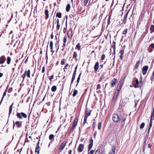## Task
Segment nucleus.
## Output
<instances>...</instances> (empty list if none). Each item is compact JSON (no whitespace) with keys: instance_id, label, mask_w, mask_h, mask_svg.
I'll return each mask as SVG.
<instances>
[{"instance_id":"obj_1","label":"nucleus","mask_w":154,"mask_h":154,"mask_svg":"<svg viewBox=\"0 0 154 154\" xmlns=\"http://www.w3.org/2000/svg\"><path fill=\"white\" fill-rule=\"evenodd\" d=\"M26 76L27 78H30V71L29 69L28 70H26L24 74H23L21 76V77L23 79V81H24L26 78Z\"/></svg>"},{"instance_id":"obj_2","label":"nucleus","mask_w":154,"mask_h":154,"mask_svg":"<svg viewBox=\"0 0 154 154\" xmlns=\"http://www.w3.org/2000/svg\"><path fill=\"white\" fill-rule=\"evenodd\" d=\"M113 121L117 123L120 120L119 116L116 114H114L112 115Z\"/></svg>"},{"instance_id":"obj_3","label":"nucleus","mask_w":154,"mask_h":154,"mask_svg":"<svg viewBox=\"0 0 154 154\" xmlns=\"http://www.w3.org/2000/svg\"><path fill=\"white\" fill-rule=\"evenodd\" d=\"M16 116L18 118L20 119H22V117L25 118H26L27 117L26 115L23 112H21L20 113H17Z\"/></svg>"},{"instance_id":"obj_4","label":"nucleus","mask_w":154,"mask_h":154,"mask_svg":"<svg viewBox=\"0 0 154 154\" xmlns=\"http://www.w3.org/2000/svg\"><path fill=\"white\" fill-rule=\"evenodd\" d=\"M66 143V142L64 141L61 143L59 148V150L60 152H61L64 148Z\"/></svg>"},{"instance_id":"obj_5","label":"nucleus","mask_w":154,"mask_h":154,"mask_svg":"<svg viewBox=\"0 0 154 154\" xmlns=\"http://www.w3.org/2000/svg\"><path fill=\"white\" fill-rule=\"evenodd\" d=\"M148 68V66H143L142 68V73L143 75H144L146 74Z\"/></svg>"},{"instance_id":"obj_6","label":"nucleus","mask_w":154,"mask_h":154,"mask_svg":"<svg viewBox=\"0 0 154 154\" xmlns=\"http://www.w3.org/2000/svg\"><path fill=\"white\" fill-rule=\"evenodd\" d=\"M84 148V145L82 144H80L79 145L78 149V151L79 152H82Z\"/></svg>"},{"instance_id":"obj_7","label":"nucleus","mask_w":154,"mask_h":154,"mask_svg":"<svg viewBox=\"0 0 154 154\" xmlns=\"http://www.w3.org/2000/svg\"><path fill=\"white\" fill-rule=\"evenodd\" d=\"M6 58L5 56L3 55L2 56L0 57V64H2L4 63L5 61Z\"/></svg>"},{"instance_id":"obj_8","label":"nucleus","mask_w":154,"mask_h":154,"mask_svg":"<svg viewBox=\"0 0 154 154\" xmlns=\"http://www.w3.org/2000/svg\"><path fill=\"white\" fill-rule=\"evenodd\" d=\"M90 142L88 145V151H89L92 148L93 144V140L91 138L89 139Z\"/></svg>"},{"instance_id":"obj_9","label":"nucleus","mask_w":154,"mask_h":154,"mask_svg":"<svg viewBox=\"0 0 154 154\" xmlns=\"http://www.w3.org/2000/svg\"><path fill=\"white\" fill-rule=\"evenodd\" d=\"M78 121V118H75L74 120L73 123L72 125V126H73V127L75 128L77 124Z\"/></svg>"},{"instance_id":"obj_10","label":"nucleus","mask_w":154,"mask_h":154,"mask_svg":"<svg viewBox=\"0 0 154 154\" xmlns=\"http://www.w3.org/2000/svg\"><path fill=\"white\" fill-rule=\"evenodd\" d=\"M99 67V64L98 62H97L94 66V69L95 72L97 71Z\"/></svg>"},{"instance_id":"obj_11","label":"nucleus","mask_w":154,"mask_h":154,"mask_svg":"<svg viewBox=\"0 0 154 154\" xmlns=\"http://www.w3.org/2000/svg\"><path fill=\"white\" fill-rule=\"evenodd\" d=\"M91 114V111L90 110L86 109L85 112V117H88Z\"/></svg>"},{"instance_id":"obj_12","label":"nucleus","mask_w":154,"mask_h":154,"mask_svg":"<svg viewBox=\"0 0 154 154\" xmlns=\"http://www.w3.org/2000/svg\"><path fill=\"white\" fill-rule=\"evenodd\" d=\"M117 83V80L116 79L114 78L111 82V84L112 86L113 87Z\"/></svg>"},{"instance_id":"obj_13","label":"nucleus","mask_w":154,"mask_h":154,"mask_svg":"<svg viewBox=\"0 0 154 154\" xmlns=\"http://www.w3.org/2000/svg\"><path fill=\"white\" fill-rule=\"evenodd\" d=\"M119 93L115 91L112 98V99L113 100H115L117 99Z\"/></svg>"},{"instance_id":"obj_14","label":"nucleus","mask_w":154,"mask_h":154,"mask_svg":"<svg viewBox=\"0 0 154 154\" xmlns=\"http://www.w3.org/2000/svg\"><path fill=\"white\" fill-rule=\"evenodd\" d=\"M115 147H113L112 148V150L110 151L109 154H115Z\"/></svg>"},{"instance_id":"obj_15","label":"nucleus","mask_w":154,"mask_h":154,"mask_svg":"<svg viewBox=\"0 0 154 154\" xmlns=\"http://www.w3.org/2000/svg\"><path fill=\"white\" fill-rule=\"evenodd\" d=\"M15 124L16 125L17 127L18 128H19L21 127L22 126V124L21 123H20L19 121H17L16 122Z\"/></svg>"},{"instance_id":"obj_16","label":"nucleus","mask_w":154,"mask_h":154,"mask_svg":"<svg viewBox=\"0 0 154 154\" xmlns=\"http://www.w3.org/2000/svg\"><path fill=\"white\" fill-rule=\"evenodd\" d=\"M128 14V12H127L126 14L125 15L124 17V19H123V22L124 24H125L126 23V19H127V17Z\"/></svg>"},{"instance_id":"obj_17","label":"nucleus","mask_w":154,"mask_h":154,"mask_svg":"<svg viewBox=\"0 0 154 154\" xmlns=\"http://www.w3.org/2000/svg\"><path fill=\"white\" fill-rule=\"evenodd\" d=\"M70 9V5L69 4H68L66 5V11L67 12H69V11Z\"/></svg>"},{"instance_id":"obj_18","label":"nucleus","mask_w":154,"mask_h":154,"mask_svg":"<svg viewBox=\"0 0 154 154\" xmlns=\"http://www.w3.org/2000/svg\"><path fill=\"white\" fill-rule=\"evenodd\" d=\"M66 62V60L65 59H62L60 62L61 64L63 65L65 64Z\"/></svg>"},{"instance_id":"obj_19","label":"nucleus","mask_w":154,"mask_h":154,"mask_svg":"<svg viewBox=\"0 0 154 154\" xmlns=\"http://www.w3.org/2000/svg\"><path fill=\"white\" fill-rule=\"evenodd\" d=\"M7 91L6 90L5 91H4V92L3 94V95L2 97V98L0 103H2V100H3V99L4 98V97H5L6 96V93H7Z\"/></svg>"},{"instance_id":"obj_20","label":"nucleus","mask_w":154,"mask_h":154,"mask_svg":"<svg viewBox=\"0 0 154 154\" xmlns=\"http://www.w3.org/2000/svg\"><path fill=\"white\" fill-rule=\"evenodd\" d=\"M11 58L10 57H8L7 58V63L8 64H10V63H11Z\"/></svg>"},{"instance_id":"obj_21","label":"nucleus","mask_w":154,"mask_h":154,"mask_svg":"<svg viewBox=\"0 0 154 154\" xmlns=\"http://www.w3.org/2000/svg\"><path fill=\"white\" fill-rule=\"evenodd\" d=\"M49 11H48V10H46L45 11V14L46 16V19H47L49 17L48 15Z\"/></svg>"},{"instance_id":"obj_22","label":"nucleus","mask_w":154,"mask_h":154,"mask_svg":"<svg viewBox=\"0 0 154 154\" xmlns=\"http://www.w3.org/2000/svg\"><path fill=\"white\" fill-rule=\"evenodd\" d=\"M13 105V103H12L11 105L10 106L9 111V115L11 113L12 111V108Z\"/></svg>"},{"instance_id":"obj_23","label":"nucleus","mask_w":154,"mask_h":154,"mask_svg":"<svg viewBox=\"0 0 154 154\" xmlns=\"http://www.w3.org/2000/svg\"><path fill=\"white\" fill-rule=\"evenodd\" d=\"M54 135L53 134H50L49 136V139L50 140H54Z\"/></svg>"},{"instance_id":"obj_24","label":"nucleus","mask_w":154,"mask_h":154,"mask_svg":"<svg viewBox=\"0 0 154 154\" xmlns=\"http://www.w3.org/2000/svg\"><path fill=\"white\" fill-rule=\"evenodd\" d=\"M57 90V87L55 86H53L51 88V91L53 92H55Z\"/></svg>"},{"instance_id":"obj_25","label":"nucleus","mask_w":154,"mask_h":154,"mask_svg":"<svg viewBox=\"0 0 154 154\" xmlns=\"http://www.w3.org/2000/svg\"><path fill=\"white\" fill-rule=\"evenodd\" d=\"M39 144V142H38V143L37 144V147L35 148V152H38H38H38V148H39V146H38Z\"/></svg>"},{"instance_id":"obj_26","label":"nucleus","mask_w":154,"mask_h":154,"mask_svg":"<svg viewBox=\"0 0 154 154\" xmlns=\"http://www.w3.org/2000/svg\"><path fill=\"white\" fill-rule=\"evenodd\" d=\"M139 61L137 62V63H136L135 67H134V69H137L138 68V67L139 66Z\"/></svg>"},{"instance_id":"obj_27","label":"nucleus","mask_w":154,"mask_h":154,"mask_svg":"<svg viewBox=\"0 0 154 154\" xmlns=\"http://www.w3.org/2000/svg\"><path fill=\"white\" fill-rule=\"evenodd\" d=\"M78 91L77 90H75L72 94V96L75 97L78 93Z\"/></svg>"},{"instance_id":"obj_28","label":"nucleus","mask_w":154,"mask_h":154,"mask_svg":"<svg viewBox=\"0 0 154 154\" xmlns=\"http://www.w3.org/2000/svg\"><path fill=\"white\" fill-rule=\"evenodd\" d=\"M73 57L74 58H75V60L76 59V57H77V54L76 52H74L73 53Z\"/></svg>"},{"instance_id":"obj_29","label":"nucleus","mask_w":154,"mask_h":154,"mask_svg":"<svg viewBox=\"0 0 154 154\" xmlns=\"http://www.w3.org/2000/svg\"><path fill=\"white\" fill-rule=\"evenodd\" d=\"M56 16L58 18H60L61 17V13H57L56 15Z\"/></svg>"},{"instance_id":"obj_30","label":"nucleus","mask_w":154,"mask_h":154,"mask_svg":"<svg viewBox=\"0 0 154 154\" xmlns=\"http://www.w3.org/2000/svg\"><path fill=\"white\" fill-rule=\"evenodd\" d=\"M152 119H150L149 122V127L151 128L152 125Z\"/></svg>"},{"instance_id":"obj_31","label":"nucleus","mask_w":154,"mask_h":154,"mask_svg":"<svg viewBox=\"0 0 154 154\" xmlns=\"http://www.w3.org/2000/svg\"><path fill=\"white\" fill-rule=\"evenodd\" d=\"M75 75H75L73 74V75L72 76V79L71 82V84H72V82H73L74 79H75Z\"/></svg>"},{"instance_id":"obj_32","label":"nucleus","mask_w":154,"mask_h":154,"mask_svg":"<svg viewBox=\"0 0 154 154\" xmlns=\"http://www.w3.org/2000/svg\"><path fill=\"white\" fill-rule=\"evenodd\" d=\"M67 36L65 35L63 38V42L64 43H66L67 41Z\"/></svg>"},{"instance_id":"obj_33","label":"nucleus","mask_w":154,"mask_h":154,"mask_svg":"<svg viewBox=\"0 0 154 154\" xmlns=\"http://www.w3.org/2000/svg\"><path fill=\"white\" fill-rule=\"evenodd\" d=\"M122 84L121 82H120L119 83L117 87L121 89L122 87Z\"/></svg>"},{"instance_id":"obj_34","label":"nucleus","mask_w":154,"mask_h":154,"mask_svg":"<svg viewBox=\"0 0 154 154\" xmlns=\"http://www.w3.org/2000/svg\"><path fill=\"white\" fill-rule=\"evenodd\" d=\"M50 45L51 49H52V48H53V43L52 41L50 42Z\"/></svg>"},{"instance_id":"obj_35","label":"nucleus","mask_w":154,"mask_h":154,"mask_svg":"<svg viewBox=\"0 0 154 154\" xmlns=\"http://www.w3.org/2000/svg\"><path fill=\"white\" fill-rule=\"evenodd\" d=\"M145 126V123H142L141 124L140 126V128L141 129L143 128Z\"/></svg>"},{"instance_id":"obj_36","label":"nucleus","mask_w":154,"mask_h":154,"mask_svg":"<svg viewBox=\"0 0 154 154\" xmlns=\"http://www.w3.org/2000/svg\"><path fill=\"white\" fill-rule=\"evenodd\" d=\"M150 30H152L153 31H154V25H152L150 29Z\"/></svg>"},{"instance_id":"obj_37","label":"nucleus","mask_w":154,"mask_h":154,"mask_svg":"<svg viewBox=\"0 0 154 154\" xmlns=\"http://www.w3.org/2000/svg\"><path fill=\"white\" fill-rule=\"evenodd\" d=\"M101 127V123L100 122L98 126V129L100 130V129Z\"/></svg>"},{"instance_id":"obj_38","label":"nucleus","mask_w":154,"mask_h":154,"mask_svg":"<svg viewBox=\"0 0 154 154\" xmlns=\"http://www.w3.org/2000/svg\"><path fill=\"white\" fill-rule=\"evenodd\" d=\"M127 29H126L124 30V31H123V32H122V34L125 35L127 33Z\"/></svg>"},{"instance_id":"obj_39","label":"nucleus","mask_w":154,"mask_h":154,"mask_svg":"<svg viewBox=\"0 0 154 154\" xmlns=\"http://www.w3.org/2000/svg\"><path fill=\"white\" fill-rule=\"evenodd\" d=\"M114 45L112 46V47L113 48V50L114 53H115V49L116 48V42H113Z\"/></svg>"},{"instance_id":"obj_40","label":"nucleus","mask_w":154,"mask_h":154,"mask_svg":"<svg viewBox=\"0 0 154 154\" xmlns=\"http://www.w3.org/2000/svg\"><path fill=\"white\" fill-rule=\"evenodd\" d=\"M154 118V112H152L151 116V119H152V118Z\"/></svg>"},{"instance_id":"obj_41","label":"nucleus","mask_w":154,"mask_h":154,"mask_svg":"<svg viewBox=\"0 0 154 154\" xmlns=\"http://www.w3.org/2000/svg\"><path fill=\"white\" fill-rule=\"evenodd\" d=\"M121 89L118 88V87L117 88V90L115 91V92H118V93H119Z\"/></svg>"},{"instance_id":"obj_42","label":"nucleus","mask_w":154,"mask_h":154,"mask_svg":"<svg viewBox=\"0 0 154 154\" xmlns=\"http://www.w3.org/2000/svg\"><path fill=\"white\" fill-rule=\"evenodd\" d=\"M54 76L53 75H52L51 76L49 77V79L50 81H51L53 79Z\"/></svg>"},{"instance_id":"obj_43","label":"nucleus","mask_w":154,"mask_h":154,"mask_svg":"<svg viewBox=\"0 0 154 154\" xmlns=\"http://www.w3.org/2000/svg\"><path fill=\"white\" fill-rule=\"evenodd\" d=\"M87 117H85L84 118V125L87 122Z\"/></svg>"},{"instance_id":"obj_44","label":"nucleus","mask_w":154,"mask_h":154,"mask_svg":"<svg viewBox=\"0 0 154 154\" xmlns=\"http://www.w3.org/2000/svg\"><path fill=\"white\" fill-rule=\"evenodd\" d=\"M105 54H102L101 57V60H103L105 58Z\"/></svg>"},{"instance_id":"obj_45","label":"nucleus","mask_w":154,"mask_h":154,"mask_svg":"<svg viewBox=\"0 0 154 154\" xmlns=\"http://www.w3.org/2000/svg\"><path fill=\"white\" fill-rule=\"evenodd\" d=\"M88 0H85L84 2V5L85 6L87 4L88 2Z\"/></svg>"},{"instance_id":"obj_46","label":"nucleus","mask_w":154,"mask_h":154,"mask_svg":"<svg viewBox=\"0 0 154 154\" xmlns=\"http://www.w3.org/2000/svg\"><path fill=\"white\" fill-rule=\"evenodd\" d=\"M134 86L135 88H137L139 87L138 84L136 83L134 85Z\"/></svg>"},{"instance_id":"obj_47","label":"nucleus","mask_w":154,"mask_h":154,"mask_svg":"<svg viewBox=\"0 0 154 154\" xmlns=\"http://www.w3.org/2000/svg\"><path fill=\"white\" fill-rule=\"evenodd\" d=\"M75 128V127H73V126H72V127L70 128V131L69 132V133H71L72 132V131L73 129Z\"/></svg>"},{"instance_id":"obj_48","label":"nucleus","mask_w":154,"mask_h":154,"mask_svg":"<svg viewBox=\"0 0 154 154\" xmlns=\"http://www.w3.org/2000/svg\"><path fill=\"white\" fill-rule=\"evenodd\" d=\"M60 27V25H59V23H57V30H58L59 29Z\"/></svg>"},{"instance_id":"obj_49","label":"nucleus","mask_w":154,"mask_h":154,"mask_svg":"<svg viewBox=\"0 0 154 154\" xmlns=\"http://www.w3.org/2000/svg\"><path fill=\"white\" fill-rule=\"evenodd\" d=\"M94 152V150H92L88 152V154H93Z\"/></svg>"},{"instance_id":"obj_50","label":"nucleus","mask_w":154,"mask_h":154,"mask_svg":"<svg viewBox=\"0 0 154 154\" xmlns=\"http://www.w3.org/2000/svg\"><path fill=\"white\" fill-rule=\"evenodd\" d=\"M100 87L101 86L99 84H98L97 86V90L98 89H100Z\"/></svg>"},{"instance_id":"obj_51","label":"nucleus","mask_w":154,"mask_h":154,"mask_svg":"<svg viewBox=\"0 0 154 154\" xmlns=\"http://www.w3.org/2000/svg\"><path fill=\"white\" fill-rule=\"evenodd\" d=\"M68 66H69L68 64V63L66 64L65 66L64 69H67V67Z\"/></svg>"},{"instance_id":"obj_52","label":"nucleus","mask_w":154,"mask_h":154,"mask_svg":"<svg viewBox=\"0 0 154 154\" xmlns=\"http://www.w3.org/2000/svg\"><path fill=\"white\" fill-rule=\"evenodd\" d=\"M120 53L121 55H123V54H124V50H121L120 51Z\"/></svg>"},{"instance_id":"obj_53","label":"nucleus","mask_w":154,"mask_h":154,"mask_svg":"<svg viewBox=\"0 0 154 154\" xmlns=\"http://www.w3.org/2000/svg\"><path fill=\"white\" fill-rule=\"evenodd\" d=\"M150 80H151V81H153V80H154V76L153 75L151 77V78H150Z\"/></svg>"},{"instance_id":"obj_54","label":"nucleus","mask_w":154,"mask_h":154,"mask_svg":"<svg viewBox=\"0 0 154 154\" xmlns=\"http://www.w3.org/2000/svg\"><path fill=\"white\" fill-rule=\"evenodd\" d=\"M151 47L154 49V44L152 43L151 45H150V46Z\"/></svg>"},{"instance_id":"obj_55","label":"nucleus","mask_w":154,"mask_h":154,"mask_svg":"<svg viewBox=\"0 0 154 154\" xmlns=\"http://www.w3.org/2000/svg\"><path fill=\"white\" fill-rule=\"evenodd\" d=\"M76 47L79 50L80 48V46L79 44H77L76 46Z\"/></svg>"},{"instance_id":"obj_56","label":"nucleus","mask_w":154,"mask_h":154,"mask_svg":"<svg viewBox=\"0 0 154 154\" xmlns=\"http://www.w3.org/2000/svg\"><path fill=\"white\" fill-rule=\"evenodd\" d=\"M140 81V86L141 87V86H142V85H143V82L141 81Z\"/></svg>"},{"instance_id":"obj_57","label":"nucleus","mask_w":154,"mask_h":154,"mask_svg":"<svg viewBox=\"0 0 154 154\" xmlns=\"http://www.w3.org/2000/svg\"><path fill=\"white\" fill-rule=\"evenodd\" d=\"M81 73H80L78 76V78H77V80H80V76H81Z\"/></svg>"},{"instance_id":"obj_58","label":"nucleus","mask_w":154,"mask_h":154,"mask_svg":"<svg viewBox=\"0 0 154 154\" xmlns=\"http://www.w3.org/2000/svg\"><path fill=\"white\" fill-rule=\"evenodd\" d=\"M45 67H43V68H42V73H44L45 72Z\"/></svg>"},{"instance_id":"obj_59","label":"nucleus","mask_w":154,"mask_h":154,"mask_svg":"<svg viewBox=\"0 0 154 154\" xmlns=\"http://www.w3.org/2000/svg\"><path fill=\"white\" fill-rule=\"evenodd\" d=\"M99 153H100V150H97L96 151V152H95V154H99Z\"/></svg>"},{"instance_id":"obj_60","label":"nucleus","mask_w":154,"mask_h":154,"mask_svg":"<svg viewBox=\"0 0 154 154\" xmlns=\"http://www.w3.org/2000/svg\"><path fill=\"white\" fill-rule=\"evenodd\" d=\"M76 70L75 69L73 72V75H76Z\"/></svg>"},{"instance_id":"obj_61","label":"nucleus","mask_w":154,"mask_h":154,"mask_svg":"<svg viewBox=\"0 0 154 154\" xmlns=\"http://www.w3.org/2000/svg\"><path fill=\"white\" fill-rule=\"evenodd\" d=\"M135 82H136V83L138 84V83H139V81H138V79H136V80Z\"/></svg>"},{"instance_id":"obj_62","label":"nucleus","mask_w":154,"mask_h":154,"mask_svg":"<svg viewBox=\"0 0 154 154\" xmlns=\"http://www.w3.org/2000/svg\"><path fill=\"white\" fill-rule=\"evenodd\" d=\"M148 147L149 148H150L152 147V145L150 144H148Z\"/></svg>"},{"instance_id":"obj_63","label":"nucleus","mask_w":154,"mask_h":154,"mask_svg":"<svg viewBox=\"0 0 154 154\" xmlns=\"http://www.w3.org/2000/svg\"><path fill=\"white\" fill-rule=\"evenodd\" d=\"M51 39H53L54 38V35H53V33L51 35Z\"/></svg>"},{"instance_id":"obj_64","label":"nucleus","mask_w":154,"mask_h":154,"mask_svg":"<svg viewBox=\"0 0 154 154\" xmlns=\"http://www.w3.org/2000/svg\"><path fill=\"white\" fill-rule=\"evenodd\" d=\"M69 17L71 18H72L74 17V16H73L72 14L70 15H69Z\"/></svg>"}]
</instances>
